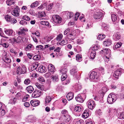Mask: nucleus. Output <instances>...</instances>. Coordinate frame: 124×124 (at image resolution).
Listing matches in <instances>:
<instances>
[{
	"mask_svg": "<svg viewBox=\"0 0 124 124\" xmlns=\"http://www.w3.org/2000/svg\"><path fill=\"white\" fill-rule=\"evenodd\" d=\"M117 99V97L116 95L113 94H110L108 97L107 101L109 104H112L116 101Z\"/></svg>",
	"mask_w": 124,
	"mask_h": 124,
	"instance_id": "obj_1",
	"label": "nucleus"
},
{
	"mask_svg": "<svg viewBox=\"0 0 124 124\" xmlns=\"http://www.w3.org/2000/svg\"><path fill=\"white\" fill-rule=\"evenodd\" d=\"M52 19L54 22L56 24L61 23L62 18L58 15H54L52 17Z\"/></svg>",
	"mask_w": 124,
	"mask_h": 124,
	"instance_id": "obj_2",
	"label": "nucleus"
},
{
	"mask_svg": "<svg viewBox=\"0 0 124 124\" xmlns=\"http://www.w3.org/2000/svg\"><path fill=\"white\" fill-rule=\"evenodd\" d=\"M88 108L92 110L95 107L96 104L95 102L93 100H89L88 101Z\"/></svg>",
	"mask_w": 124,
	"mask_h": 124,
	"instance_id": "obj_3",
	"label": "nucleus"
},
{
	"mask_svg": "<svg viewBox=\"0 0 124 124\" xmlns=\"http://www.w3.org/2000/svg\"><path fill=\"white\" fill-rule=\"evenodd\" d=\"M41 94V91L40 90L35 89L33 93L32 97L36 98L39 97Z\"/></svg>",
	"mask_w": 124,
	"mask_h": 124,
	"instance_id": "obj_4",
	"label": "nucleus"
},
{
	"mask_svg": "<svg viewBox=\"0 0 124 124\" xmlns=\"http://www.w3.org/2000/svg\"><path fill=\"white\" fill-rule=\"evenodd\" d=\"M36 118L33 115L28 116L26 118V120L28 122H33L36 121Z\"/></svg>",
	"mask_w": 124,
	"mask_h": 124,
	"instance_id": "obj_5",
	"label": "nucleus"
},
{
	"mask_svg": "<svg viewBox=\"0 0 124 124\" xmlns=\"http://www.w3.org/2000/svg\"><path fill=\"white\" fill-rule=\"evenodd\" d=\"M83 94L81 95L80 94H78L76 97V100L77 101L79 102H83L85 99V97L82 98V96H83Z\"/></svg>",
	"mask_w": 124,
	"mask_h": 124,
	"instance_id": "obj_6",
	"label": "nucleus"
},
{
	"mask_svg": "<svg viewBox=\"0 0 124 124\" xmlns=\"http://www.w3.org/2000/svg\"><path fill=\"white\" fill-rule=\"evenodd\" d=\"M103 16V13L101 12H97L94 15V18L96 19H99L101 18Z\"/></svg>",
	"mask_w": 124,
	"mask_h": 124,
	"instance_id": "obj_7",
	"label": "nucleus"
},
{
	"mask_svg": "<svg viewBox=\"0 0 124 124\" xmlns=\"http://www.w3.org/2000/svg\"><path fill=\"white\" fill-rule=\"evenodd\" d=\"M34 49V47L33 45L31 44H30L25 47V50L26 51H32Z\"/></svg>",
	"mask_w": 124,
	"mask_h": 124,
	"instance_id": "obj_8",
	"label": "nucleus"
},
{
	"mask_svg": "<svg viewBox=\"0 0 124 124\" xmlns=\"http://www.w3.org/2000/svg\"><path fill=\"white\" fill-rule=\"evenodd\" d=\"M103 52L104 54L108 55L109 56H111V50L109 49L105 48L103 50H102L101 51V53Z\"/></svg>",
	"mask_w": 124,
	"mask_h": 124,
	"instance_id": "obj_9",
	"label": "nucleus"
},
{
	"mask_svg": "<svg viewBox=\"0 0 124 124\" xmlns=\"http://www.w3.org/2000/svg\"><path fill=\"white\" fill-rule=\"evenodd\" d=\"M90 78L91 79H97L98 76H97V72L95 71L92 72L90 75Z\"/></svg>",
	"mask_w": 124,
	"mask_h": 124,
	"instance_id": "obj_10",
	"label": "nucleus"
},
{
	"mask_svg": "<svg viewBox=\"0 0 124 124\" xmlns=\"http://www.w3.org/2000/svg\"><path fill=\"white\" fill-rule=\"evenodd\" d=\"M62 118L64 119L65 122H68L70 121L71 117L68 115H64L62 116Z\"/></svg>",
	"mask_w": 124,
	"mask_h": 124,
	"instance_id": "obj_11",
	"label": "nucleus"
},
{
	"mask_svg": "<svg viewBox=\"0 0 124 124\" xmlns=\"http://www.w3.org/2000/svg\"><path fill=\"white\" fill-rule=\"evenodd\" d=\"M4 31L6 34L9 36H12L14 35L13 31L12 30L6 29Z\"/></svg>",
	"mask_w": 124,
	"mask_h": 124,
	"instance_id": "obj_12",
	"label": "nucleus"
},
{
	"mask_svg": "<svg viewBox=\"0 0 124 124\" xmlns=\"http://www.w3.org/2000/svg\"><path fill=\"white\" fill-rule=\"evenodd\" d=\"M40 102L39 100L33 101L31 100L30 103L31 105L33 106H36L38 105Z\"/></svg>",
	"mask_w": 124,
	"mask_h": 124,
	"instance_id": "obj_13",
	"label": "nucleus"
},
{
	"mask_svg": "<svg viewBox=\"0 0 124 124\" xmlns=\"http://www.w3.org/2000/svg\"><path fill=\"white\" fill-rule=\"evenodd\" d=\"M48 68L49 72H54V67L52 64H49L48 66Z\"/></svg>",
	"mask_w": 124,
	"mask_h": 124,
	"instance_id": "obj_14",
	"label": "nucleus"
},
{
	"mask_svg": "<svg viewBox=\"0 0 124 124\" xmlns=\"http://www.w3.org/2000/svg\"><path fill=\"white\" fill-rule=\"evenodd\" d=\"M113 37L116 41L119 40L120 38V35L119 32H115L114 34Z\"/></svg>",
	"mask_w": 124,
	"mask_h": 124,
	"instance_id": "obj_15",
	"label": "nucleus"
},
{
	"mask_svg": "<svg viewBox=\"0 0 124 124\" xmlns=\"http://www.w3.org/2000/svg\"><path fill=\"white\" fill-rule=\"evenodd\" d=\"M103 44L106 46L110 45L111 44V40L110 39H106L103 42Z\"/></svg>",
	"mask_w": 124,
	"mask_h": 124,
	"instance_id": "obj_16",
	"label": "nucleus"
},
{
	"mask_svg": "<svg viewBox=\"0 0 124 124\" xmlns=\"http://www.w3.org/2000/svg\"><path fill=\"white\" fill-rule=\"evenodd\" d=\"M77 70L75 68H73L70 71V73L71 75L74 76V75L75 76V77L77 78L78 77L76 76V74H77Z\"/></svg>",
	"mask_w": 124,
	"mask_h": 124,
	"instance_id": "obj_17",
	"label": "nucleus"
},
{
	"mask_svg": "<svg viewBox=\"0 0 124 124\" xmlns=\"http://www.w3.org/2000/svg\"><path fill=\"white\" fill-rule=\"evenodd\" d=\"M74 94L72 93H68L66 96L67 98L69 101L71 100L73 97Z\"/></svg>",
	"mask_w": 124,
	"mask_h": 124,
	"instance_id": "obj_18",
	"label": "nucleus"
},
{
	"mask_svg": "<svg viewBox=\"0 0 124 124\" xmlns=\"http://www.w3.org/2000/svg\"><path fill=\"white\" fill-rule=\"evenodd\" d=\"M17 34L19 36H22L23 37H24L25 35V32L24 31L22 30L20 31H17Z\"/></svg>",
	"mask_w": 124,
	"mask_h": 124,
	"instance_id": "obj_19",
	"label": "nucleus"
},
{
	"mask_svg": "<svg viewBox=\"0 0 124 124\" xmlns=\"http://www.w3.org/2000/svg\"><path fill=\"white\" fill-rule=\"evenodd\" d=\"M89 110H85L82 115V117L85 118H87L89 116L88 112Z\"/></svg>",
	"mask_w": 124,
	"mask_h": 124,
	"instance_id": "obj_20",
	"label": "nucleus"
},
{
	"mask_svg": "<svg viewBox=\"0 0 124 124\" xmlns=\"http://www.w3.org/2000/svg\"><path fill=\"white\" fill-rule=\"evenodd\" d=\"M38 64L37 63H33L31 68V70L33 71L35 70L38 67Z\"/></svg>",
	"mask_w": 124,
	"mask_h": 124,
	"instance_id": "obj_21",
	"label": "nucleus"
},
{
	"mask_svg": "<svg viewBox=\"0 0 124 124\" xmlns=\"http://www.w3.org/2000/svg\"><path fill=\"white\" fill-rule=\"evenodd\" d=\"M11 13L14 16H19L18 10L17 8H15L14 10L12 11Z\"/></svg>",
	"mask_w": 124,
	"mask_h": 124,
	"instance_id": "obj_22",
	"label": "nucleus"
},
{
	"mask_svg": "<svg viewBox=\"0 0 124 124\" xmlns=\"http://www.w3.org/2000/svg\"><path fill=\"white\" fill-rule=\"evenodd\" d=\"M121 72L120 70H117L115 72L114 76L116 78H118V76H120Z\"/></svg>",
	"mask_w": 124,
	"mask_h": 124,
	"instance_id": "obj_23",
	"label": "nucleus"
},
{
	"mask_svg": "<svg viewBox=\"0 0 124 124\" xmlns=\"http://www.w3.org/2000/svg\"><path fill=\"white\" fill-rule=\"evenodd\" d=\"M45 67L43 66H41L38 68V70L39 72H43L45 71Z\"/></svg>",
	"mask_w": 124,
	"mask_h": 124,
	"instance_id": "obj_24",
	"label": "nucleus"
},
{
	"mask_svg": "<svg viewBox=\"0 0 124 124\" xmlns=\"http://www.w3.org/2000/svg\"><path fill=\"white\" fill-rule=\"evenodd\" d=\"M96 52L95 51L92 50L90 54V57L92 59H93L95 57Z\"/></svg>",
	"mask_w": 124,
	"mask_h": 124,
	"instance_id": "obj_25",
	"label": "nucleus"
},
{
	"mask_svg": "<svg viewBox=\"0 0 124 124\" xmlns=\"http://www.w3.org/2000/svg\"><path fill=\"white\" fill-rule=\"evenodd\" d=\"M46 6V9L47 10H49L52 9L53 6V4L51 3L48 4Z\"/></svg>",
	"mask_w": 124,
	"mask_h": 124,
	"instance_id": "obj_26",
	"label": "nucleus"
},
{
	"mask_svg": "<svg viewBox=\"0 0 124 124\" xmlns=\"http://www.w3.org/2000/svg\"><path fill=\"white\" fill-rule=\"evenodd\" d=\"M34 90L33 87L31 85L28 86L27 88V91L30 93H32Z\"/></svg>",
	"mask_w": 124,
	"mask_h": 124,
	"instance_id": "obj_27",
	"label": "nucleus"
},
{
	"mask_svg": "<svg viewBox=\"0 0 124 124\" xmlns=\"http://www.w3.org/2000/svg\"><path fill=\"white\" fill-rule=\"evenodd\" d=\"M105 37V36L104 35L99 34L97 37V39L100 40H101Z\"/></svg>",
	"mask_w": 124,
	"mask_h": 124,
	"instance_id": "obj_28",
	"label": "nucleus"
},
{
	"mask_svg": "<svg viewBox=\"0 0 124 124\" xmlns=\"http://www.w3.org/2000/svg\"><path fill=\"white\" fill-rule=\"evenodd\" d=\"M17 74L20 73V74H23L25 73L23 71V70L22 69L21 67H18L17 68Z\"/></svg>",
	"mask_w": 124,
	"mask_h": 124,
	"instance_id": "obj_29",
	"label": "nucleus"
},
{
	"mask_svg": "<svg viewBox=\"0 0 124 124\" xmlns=\"http://www.w3.org/2000/svg\"><path fill=\"white\" fill-rule=\"evenodd\" d=\"M36 50H44V48L43 46L42 45H39L37 46L36 47Z\"/></svg>",
	"mask_w": 124,
	"mask_h": 124,
	"instance_id": "obj_30",
	"label": "nucleus"
},
{
	"mask_svg": "<svg viewBox=\"0 0 124 124\" xmlns=\"http://www.w3.org/2000/svg\"><path fill=\"white\" fill-rule=\"evenodd\" d=\"M39 4L38 1H36L35 2L32 3L30 7L31 8H33L37 7Z\"/></svg>",
	"mask_w": 124,
	"mask_h": 124,
	"instance_id": "obj_31",
	"label": "nucleus"
},
{
	"mask_svg": "<svg viewBox=\"0 0 124 124\" xmlns=\"http://www.w3.org/2000/svg\"><path fill=\"white\" fill-rule=\"evenodd\" d=\"M118 118L121 119H124V112L123 113H118Z\"/></svg>",
	"mask_w": 124,
	"mask_h": 124,
	"instance_id": "obj_32",
	"label": "nucleus"
},
{
	"mask_svg": "<svg viewBox=\"0 0 124 124\" xmlns=\"http://www.w3.org/2000/svg\"><path fill=\"white\" fill-rule=\"evenodd\" d=\"M47 5V3H44L43 4L41 5L38 8V9L41 10L44 8Z\"/></svg>",
	"mask_w": 124,
	"mask_h": 124,
	"instance_id": "obj_33",
	"label": "nucleus"
},
{
	"mask_svg": "<svg viewBox=\"0 0 124 124\" xmlns=\"http://www.w3.org/2000/svg\"><path fill=\"white\" fill-rule=\"evenodd\" d=\"M7 4L9 6H10L12 4H14L15 2L11 0H7L6 1Z\"/></svg>",
	"mask_w": 124,
	"mask_h": 124,
	"instance_id": "obj_34",
	"label": "nucleus"
},
{
	"mask_svg": "<svg viewBox=\"0 0 124 124\" xmlns=\"http://www.w3.org/2000/svg\"><path fill=\"white\" fill-rule=\"evenodd\" d=\"M122 44L121 42H118L114 44L115 48L116 49L120 47L122 45Z\"/></svg>",
	"mask_w": 124,
	"mask_h": 124,
	"instance_id": "obj_35",
	"label": "nucleus"
},
{
	"mask_svg": "<svg viewBox=\"0 0 124 124\" xmlns=\"http://www.w3.org/2000/svg\"><path fill=\"white\" fill-rule=\"evenodd\" d=\"M111 18L113 22H115L117 20V16L115 14H112L111 15Z\"/></svg>",
	"mask_w": 124,
	"mask_h": 124,
	"instance_id": "obj_36",
	"label": "nucleus"
},
{
	"mask_svg": "<svg viewBox=\"0 0 124 124\" xmlns=\"http://www.w3.org/2000/svg\"><path fill=\"white\" fill-rule=\"evenodd\" d=\"M67 69L65 68H63L60 70L62 74H67Z\"/></svg>",
	"mask_w": 124,
	"mask_h": 124,
	"instance_id": "obj_37",
	"label": "nucleus"
},
{
	"mask_svg": "<svg viewBox=\"0 0 124 124\" xmlns=\"http://www.w3.org/2000/svg\"><path fill=\"white\" fill-rule=\"evenodd\" d=\"M40 24L42 25H46L47 26H49V23L47 21H42L41 22Z\"/></svg>",
	"mask_w": 124,
	"mask_h": 124,
	"instance_id": "obj_38",
	"label": "nucleus"
},
{
	"mask_svg": "<svg viewBox=\"0 0 124 124\" xmlns=\"http://www.w3.org/2000/svg\"><path fill=\"white\" fill-rule=\"evenodd\" d=\"M52 78L54 81H57L58 80V76L56 74L52 76Z\"/></svg>",
	"mask_w": 124,
	"mask_h": 124,
	"instance_id": "obj_39",
	"label": "nucleus"
},
{
	"mask_svg": "<svg viewBox=\"0 0 124 124\" xmlns=\"http://www.w3.org/2000/svg\"><path fill=\"white\" fill-rule=\"evenodd\" d=\"M81 108L78 106H76L74 108L75 111L77 112H80L81 111Z\"/></svg>",
	"mask_w": 124,
	"mask_h": 124,
	"instance_id": "obj_40",
	"label": "nucleus"
},
{
	"mask_svg": "<svg viewBox=\"0 0 124 124\" xmlns=\"http://www.w3.org/2000/svg\"><path fill=\"white\" fill-rule=\"evenodd\" d=\"M76 58L78 61L80 62L81 61V57L80 55L78 54L76 55Z\"/></svg>",
	"mask_w": 124,
	"mask_h": 124,
	"instance_id": "obj_41",
	"label": "nucleus"
},
{
	"mask_svg": "<svg viewBox=\"0 0 124 124\" xmlns=\"http://www.w3.org/2000/svg\"><path fill=\"white\" fill-rule=\"evenodd\" d=\"M62 34H60L57 36L56 38V40L58 41L62 39Z\"/></svg>",
	"mask_w": 124,
	"mask_h": 124,
	"instance_id": "obj_42",
	"label": "nucleus"
},
{
	"mask_svg": "<svg viewBox=\"0 0 124 124\" xmlns=\"http://www.w3.org/2000/svg\"><path fill=\"white\" fill-rule=\"evenodd\" d=\"M5 112L4 109H0V116H2L5 115Z\"/></svg>",
	"mask_w": 124,
	"mask_h": 124,
	"instance_id": "obj_43",
	"label": "nucleus"
},
{
	"mask_svg": "<svg viewBox=\"0 0 124 124\" xmlns=\"http://www.w3.org/2000/svg\"><path fill=\"white\" fill-rule=\"evenodd\" d=\"M35 85L40 90H44V89L42 86L38 83H36Z\"/></svg>",
	"mask_w": 124,
	"mask_h": 124,
	"instance_id": "obj_44",
	"label": "nucleus"
},
{
	"mask_svg": "<svg viewBox=\"0 0 124 124\" xmlns=\"http://www.w3.org/2000/svg\"><path fill=\"white\" fill-rule=\"evenodd\" d=\"M22 18L27 21H29L30 20V18L27 15H25L23 16Z\"/></svg>",
	"mask_w": 124,
	"mask_h": 124,
	"instance_id": "obj_45",
	"label": "nucleus"
},
{
	"mask_svg": "<svg viewBox=\"0 0 124 124\" xmlns=\"http://www.w3.org/2000/svg\"><path fill=\"white\" fill-rule=\"evenodd\" d=\"M76 36H75L74 35H68V37L69 39L71 40H73L74 39L75 37Z\"/></svg>",
	"mask_w": 124,
	"mask_h": 124,
	"instance_id": "obj_46",
	"label": "nucleus"
},
{
	"mask_svg": "<svg viewBox=\"0 0 124 124\" xmlns=\"http://www.w3.org/2000/svg\"><path fill=\"white\" fill-rule=\"evenodd\" d=\"M107 88L106 87H102L101 90V92L103 93H105L107 91Z\"/></svg>",
	"mask_w": 124,
	"mask_h": 124,
	"instance_id": "obj_47",
	"label": "nucleus"
},
{
	"mask_svg": "<svg viewBox=\"0 0 124 124\" xmlns=\"http://www.w3.org/2000/svg\"><path fill=\"white\" fill-rule=\"evenodd\" d=\"M67 77V74H62L61 77V80L62 81H64L65 80Z\"/></svg>",
	"mask_w": 124,
	"mask_h": 124,
	"instance_id": "obj_48",
	"label": "nucleus"
},
{
	"mask_svg": "<svg viewBox=\"0 0 124 124\" xmlns=\"http://www.w3.org/2000/svg\"><path fill=\"white\" fill-rule=\"evenodd\" d=\"M75 88L78 91H79L81 89V86L79 84H77L76 85Z\"/></svg>",
	"mask_w": 124,
	"mask_h": 124,
	"instance_id": "obj_49",
	"label": "nucleus"
},
{
	"mask_svg": "<svg viewBox=\"0 0 124 124\" xmlns=\"http://www.w3.org/2000/svg\"><path fill=\"white\" fill-rule=\"evenodd\" d=\"M51 100V98L49 96L46 97V102L49 103L50 102Z\"/></svg>",
	"mask_w": 124,
	"mask_h": 124,
	"instance_id": "obj_50",
	"label": "nucleus"
},
{
	"mask_svg": "<svg viewBox=\"0 0 124 124\" xmlns=\"http://www.w3.org/2000/svg\"><path fill=\"white\" fill-rule=\"evenodd\" d=\"M11 16L8 15H7L5 16V18L7 22H9L11 18Z\"/></svg>",
	"mask_w": 124,
	"mask_h": 124,
	"instance_id": "obj_51",
	"label": "nucleus"
},
{
	"mask_svg": "<svg viewBox=\"0 0 124 124\" xmlns=\"http://www.w3.org/2000/svg\"><path fill=\"white\" fill-rule=\"evenodd\" d=\"M0 44L1 45H2L3 47L5 48H7L9 46V45L8 43H2L1 42L0 43Z\"/></svg>",
	"mask_w": 124,
	"mask_h": 124,
	"instance_id": "obj_52",
	"label": "nucleus"
},
{
	"mask_svg": "<svg viewBox=\"0 0 124 124\" xmlns=\"http://www.w3.org/2000/svg\"><path fill=\"white\" fill-rule=\"evenodd\" d=\"M16 43H18L21 42L22 37L21 36H19L16 39Z\"/></svg>",
	"mask_w": 124,
	"mask_h": 124,
	"instance_id": "obj_53",
	"label": "nucleus"
},
{
	"mask_svg": "<svg viewBox=\"0 0 124 124\" xmlns=\"http://www.w3.org/2000/svg\"><path fill=\"white\" fill-rule=\"evenodd\" d=\"M19 23L22 25H25L27 24V23L24 20H22Z\"/></svg>",
	"mask_w": 124,
	"mask_h": 124,
	"instance_id": "obj_54",
	"label": "nucleus"
},
{
	"mask_svg": "<svg viewBox=\"0 0 124 124\" xmlns=\"http://www.w3.org/2000/svg\"><path fill=\"white\" fill-rule=\"evenodd\" d=\"M40 56L36 55L34 56L33 57V59L35 60H38L40 59Z\"/></svg>",
	"mask_w": 124,
	"mask_h": 124,
	"instance_id": "obj_55",
	"label": "nucleus"
},
{
	"mask_svg": "<svg viewBox=\"0 0 124 124\" xmlns=\"http://www.w3.org/2000/svg\"><path fill=\"white\" fill-rule=\"evenodd\" d=\"M99 48V46L97 45H95L92 48V49L93 50H98Z\"/></svg>",
	"mask_w": 124,
	"mask_h": 124,
	"instance_id": "obj_56",
	"label": "nucleus"
},
{
	"mask_svg": "<svg viewBox=\"0 0 124 124\" xmlns=\"http://www.w3.org/2000/svg\"><path fill=\"white\" fill-rule=\"evenodd\" d=\"M61 45H64L67 44V40H62V41H61Z\"/></svg>",
	"mask_w": 124,
	"mask_h": 124,
	"instance_id": "obj_57",
	"label": "nucleus"
},
{
	"mask_svg": "<svg viewBox=\"0 0 124 124\" xmlns=\"http://www.w3.org/2000/svg\"><path fill=\"white\" fill-rule=\"evenodd\" d=\"M115 111V109H114L113 108H110L109 109L108 113H110H110L112 114H113Z\"/></svg>",
	"mask_w": 124,
	"mask_h": 124,
	"instance_id": "obj_58",
	"label": "nucleus"
},
{
	"mask_svg": "<svg viewBox=\"0 0 124 124\" xmlns=\"http://www.w3.org/2000/svg\"><path fill=\"white\" fill-rule=\"evenodd\" d=\"M51 75V74L50 72H48L46 73L45 75V76L46 78H48L50 77Z\"/></svg>",
	"mask_w": 124,
	"mask_h": 124,
	"instance_id": "obj_59",
	"label": "nucleus"
},
{
	"mask_svg": "<svg viewBox=\"0 0 124 124\" xmlns=\"http://www.w3.org/2000/svg\"><path fill=\"white\" fill-rule=\"evenodd\" d=\"M83 121L82 120H80L76 122L75 124H83Z\"/></svg>",
	"mask_w": 124,
	"mask_h": 124,
	"instance_id": "obj_60",
	"label": "nucleus"
},
{
	"mask_svg": "<svg viewBox=\"0 0 124 124\" xmlns=\"http://www.w3.org/2000/svg\"><path fill=\"white\" fill-rule=\"evenodd\" d=\"M30 83V81L28 79H25L24 82V84L26 85H28Z\"/></svg>",
	"mask_w": 124,
	"mask_h": 124,
	"instance_id": "obj_61",
	"label": "nucleus"
},
{
	"mask_svg": "<svg viewBox=\"0 0 124 124\" xmlns=\"http://www.w3.org/2000/svg\"><path fill=\"white\" fill-rule=\"evenodd\" d=\"M21 68L23 70V71H24L25 73L26 71V68L25 66L23 65H21Z\"/></svg>",
	"mask_w": 124,
	"mask_h": 124,
	"instance_id": "obj_62",
	"label": "nucleus"
},
{
	"mask_svg": "<svg viewBox=\"0 0 124 124\" xmlns=\"http://www.w3.org/2000/svg\"><path fill=\"white\" fill-rule=\"evenodd\" d=\"M17 100V99L15 98H14L13 99H12L11 101H12L11 103L12 104H15Z\"/></svg>",
	"mask_w": 124,
	"mask_h": 124,
	"instance_id": "obj_63",
	"label": "nucleus"
},
{
	"mask_svg": "<svg viewBox=\"0 0 124 124\" xmlns=\"http://www.w3.org/2000/svg\"><path fill=\"white\" fill-rule=\"evenodd\" d=\"M32 34L33 35H35L38 37H39L40 36L39 33L38 31H36L35 32L32 33Z\"/></svg>",
	"mask_w": 124,
	"mask_h": 124,
	"instance_id": "obj_64",
	"label": "nucleus"
}]
</instances>
